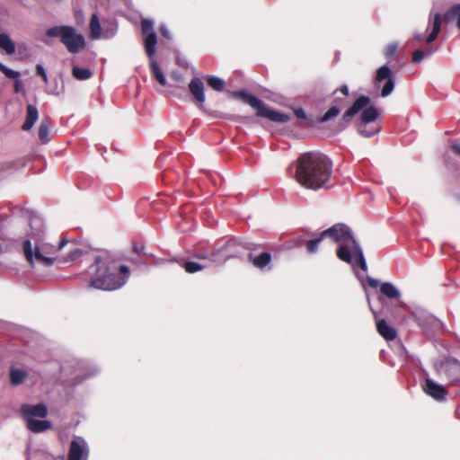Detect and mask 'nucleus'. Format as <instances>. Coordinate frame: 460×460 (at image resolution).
<instances>
[{
    "label": "nucleus",
    "instance_id": "1",
    "mask_svg": "<svg viewBox=\"0 0 460 460\" xmlns=\"http://www.w3.org/2000/svg\"><path fill=\"white\" fill-rule=\"evenodd\" d=\"M87 272L90 275L87 288L104 291L120 288L130 275L129 268L120 264L119 259L109 252L96 256Z\"/></svg>",
    "mask_w": 460,
    "mask_h": 460
},
{
    "label": "nucleus",
    "instance_id": "2",
    "mask_svg": "<svg viewBox=\"0 0 460 460\" xmlns=\"http://www.w3.org/2000/svg\"><path fill=\"white\" fill-rule=\"evenodd\" d=\"M332 161L321 152H306L296 160V180L305 189L319 190L329 188Z\"/></svg>",
    "mask_w": 460,
    "mask_h": 460
},
{
    "label": "nucleus",
    "instance_id": "3",
    "mask_svg": "<svg viewBox=\"0 0 460 460\" xmlns=\"http://www.w3.org/2000/svg\"><path fill=\"white\" fill-rule=\"evenodd\" d=\"M46 35L51 38H59L60 42L72 54L79 53L86 46L84 37L72 26L51 27L46 31Z\"/></svg>",
    "mask_w": 460,
    "mask_h": 460
},
{
    "label": "nucleus",
    "instance_id": "4",
    "mask_svg": "<svg viewBox=\"0 0 460 460\" xmlns=\"http://www.w3.org/2000/svg\"><path fill=\"white\" fill-rule=\"evenodd\" d=\"M261 247L260 244L254 243H237L234 241H228L226 244V249L229 250V253L226 255V260L231 258L239 257L242 253L241 250H248V260L252 264L260 270L264 269L268 266L271 261V254L268 252H262L258 255H255L253 252Z\"/></svg>",
    "mask_w": 460,
    "mask_h": 460
},
{
    "label": "nucleus",
    "instance_id": "5",
    "mask_svg": "<svg viewBox=\"0 0 460 460\" xmlns=\"http://www.w3.org/2000/svg\"><path fill=\"white\" fill-rule=\"evenodd\" d=\"M233 95L241 98L244 102L248 103L253 109H256L258 117L267 118L274 122L286 123L289 121L290 117L285 113L279 112L268 108L262 101L245 91L234 92Z\"/></svg>",
    "mask_w": 460,
    "mask_h": 460
},
{
    "label": "nucleus",
    "instance_id": "6",
    "mask_svg": "<svg viewBox=\"0 0 460 460\" xmlns=\"http://www.w3.org/2000/svg\"><path fill=\"white\" fill-rule=\"evenodd\" d=\"M332 95L334 96L333 104L323 115L317 118V122L325 123L332 120L340 114L341 109L349 104V87L347 84H342L341 88L334 90Z\"/></svg>",
    "mask_w": 460,
    "mask_h": 460
},
{
    "label": "nucleus",
    "instance_id": "7",
    "mask_svg": "<svg viewBox=\"0 0 460 460\" xmlns=\"http://www.w3.org/2000/svg\"><path fill=\"white\" fill-rule=\"evenodd\" d=\"M22 250L26 261L31 266L34 264V260L46 267L52 266L55 262V258L49 256V252L45 251L44 247L36 244L32 248L31 240L27 239L22 242Z\"/></svg>",
    "mask_w": 460,
    "mask_h": 460
},
{
    "label": "nucleus",
    "instance_id": "8",
    "mask_svg": "<svg viewBox=\"0 0 460 460\" xmlns=\"http://www.w3.org/2000/svg\"><path fill=\"white\" fill-rule=\"evenodd\" d=\"M336 254L341 261L346 263H351L352 257L354 256L358 266L363 271H367V266L363 251L357 241H352V245L350 246L348 244H341L337 248Z\"/></svg>",
    "mask_w": 460,
    "mask_h": 460
},
{
    "label": "nucleus",
    "instance_id": "9",
    "mask_svg": "<svg viewBox=\"0 0 460 460\" xmlns=\"http://www.w3.org/2000/svg\"><path fill=\"white\" fill-rule=\"evenodd\" d=\"M322 235L331 238L335 243L352 245V241H356L351 234V230L345 224H335L332 227L322 232Z\"/></svg>",
    "mask_w": 460,
    "mask_h": 460
},
{
    "label": "nucleus",
    "instance_id": "10",
    "mask_svg": "<svg viewBox=\"0 0 460 460\" xmlns=\"http://www.w3.org/2000/svg\"><path fill=\"white\" fill-rule=\"evenodd\" d=\"M141 31L144 36V47L147 57L151 59H155L157 44V36L154 31L153 22L147 19H144L141 22Z\"/></svg>",
    "mask_w": 460,
    "mask_h": 460
},
{
    "label": "nucleus",
    "instance_id": "11",
    "mask_svg": "<svg viewBox=\"0 0 460 460\" xmlns=\"http://www.w3.org/2000/svg\"><path fill=\"white\" fill-rule=\"evenodd\" d=\"M370 102V98L365 95L359 96L355 100L353 104L345 111L341 119H340L339 126L341 128H347L351 122L353 117L363 108L367 107Z\"/></svg>",
    "mask_w": 460,
    "mask_h": 460
},
{
    "label": "nucleus",
    "instance_id": "12",
    "mask_svg": "<svg viewBox=\"0 0 460 460\" xmlns=\"http://www.w3.org/2000/svg\"><path fill=\"white\" fill-rule=\"evenodd\" d=\"M383 81L386 82L382 87L381 95L383 97H386L393 92L394 88V80L393 78L392 71L386 65L379 67L376 75L375 83L377 86H379Z\"/></svg>",
    "mask_w": 460,
    "mask_h": 460
},
{
    "label": "nucleus",
    "instance_id": "13",
    "mask_svg": "<svg viewBox=\"0 0 460 460\" xmlns=\"http://www.w3.org/2000/svg\"><path fill=\"white\" fill-rule=\"evenodd\" d=\"M88 447L85 440L76 437L69 445L67 460H87Z\"/></svg>",
    "mask_w": 460,
    "mask_h": 460
},
{
    "label": "nucleus",
    "instance_id": "14",
    "mask_svg": "<svg viewBox=\"0 0 460 460\" xmlns=\"http://www.w3.org/2000/svg\"><path fill=\"white\" fill-rule=\"evenodd\" d=\"M205 87L202 80L199 77H193L189 84V91L193 96L199 110L203 112H207L204 108V102L206 101Z\"/></svg>",
    "mask_w": 460,
    "mask_h": 460
},
{
    "label": "nucleus",
    "instance_id": "15",
    "mask_svg": "<svg viewBox=\"0 0 460 460\" xmlns=\"http://www.w3.org/2000/svg\"><path fill=\"white\" fill-rule=\"evenodd\" d=\"M21 413L23 419L28 421L30 420H35V418L46 417L48 414V409L43 403L36 405L22 404L21 406Z\"/></svg>",
    "mask_w": 460,
    "mask_h": 460
},
{
    "label": "nucleus",
    "instance_id": "16",
    "mask_svg": "<svg viewBox=\"0 0 460 460\" xmlns=\"http://www.w3.org/2000/svg\"><path fill=\"white\" fill-rule=\"evenodd\" d=\"M423 390L428 395L437 401H444L447 395V391L443 385L437 384L429 378L425 380Z\"/></svg>",
    "mask_w": 460,
    "mask_h": 460
},
{
    "label": "nucleus",
    "instance_id": "17",
    "mask_svg": "<svg viewBox=\"0 0 460 460\" xmlns=\"http://www.w3.org/2000/svg\"><path fill=\"white\" fill-rule=\"evenodd\" d=\"M376 331L385 341H394L397 337L396 330L388 325L385 319H376Z\"/></svg>",
    "mask_w": 460,
    "mask_h": 460
},
{
    "label": "nucleus",
    "instance_id": "18",
    "mask_svg": "<svg viewBox=\"0 0 460 460\" xmlns=\"http://www.w3.org/2000/svg\"><path fill=\"white\" fill-rule=\"evenodd\" d=\"M39 118V112L37 108L32 104H28L26 107V118L22 129L24 131L30 130Z\"/></svg>",
    "mask_w": 460,
    "mask_h": 460
},
{
    "label": "nucleus",
    "instance_id": "19",
    "mask_svg": "<svg viewBox=\"0 0 460 460\" xmlns=\"http://www.w3.org/2000/svg\"><path fill=\"white\" fill-rule=\"evenodd\" d=\"M447 23L456 22V26L460 29V4L452 5L443 15Z\"/></svg>",
    "mask_w": 460,
    "mask_h": 460
},
{
    "label": "nucleus",
    "instance_id": "20",
    "mask_svg": "<svg viewBox=\"0 0 460 460\" xmlns=\"http://www.w3.org/2000/svg\"><path fill=\"white\" fill-rule=\"evenodd\" d=\"M28 376V373L21 368L10 367L9 378L10 383L13 386L22 385Z\"/></svg>",
    "mask_w": 460,
    "mask_h": 460
},
{
    "label": "nucleus",
    "instance_id": "21",
    "mask_svg": "<svg viewBox=\"0 0 460 460\" xmlns=\"http://www.w3.org/2000/svg\"><path fill=\"white\" fill-rule=\"evenodd\" d=\"M51 121L46 118L40 121L39 128V139L42 144H46L50 140Z\"/></svg>",
    "mask_w": 460,
    "mask_h": 460
},
{
    "label": "nucleus",
    "instance_id": "22",
    "mask_svg": "<svg viewBox=\"0 0 460 460\" xmlns=\"http://www.w3.org/2000/svg\"><path fill=\"white\" fill-rule=\"evenodd\" d=\"M177 262L181 267H182L185 270L187 273L190 274L196 273L207 268V265L192 261L179 260L177 261Z\"/></svg>",
    "mask_w": 460,
    "mask_h": 460
},
{
    "label": "nucleus",
    "instance_id": "23",
    "mask_svg": "<svg viewBox=\"0 0 460 460\" xmlns=\"http://www.w3.org/2000/svg\"><path fill=\"white\" fill-rule=\"evenodd\" d=\"M442 21H444L443 16H441V14H439V13H436L434 16V19H433V22H432V31L426 39L427 43H431L437 39V37L441 30Z\"/></svg>",
    "mask_w": 460,
    "mask_h": 460
},
{
    "label": "nucleus",
    "instance_id": "24",
    "mask_svg": "<svg viewBox=\"0 0 460 460\" xmlns=\"http://www.w3.org/2000/svg\"><path fill=\"white\" fill-rule=\"evenodd\" d=\"M27 428L30 431H46L51 429V423L49 420H30Z\"/></svg>",
    "mask_w": 460,
    "mask_h": 460
},
{
    "label": "nucleus",
    "instance_id": "25",
    "mask_svg": "<svg viewBox=\"0 0 460 460\" xmlns=\"http://www.w3.org/2000/svg\"><path fill=\"white\" fill-rule=\"evenodd\" d=\"M90 35L92 39H99L102 34V27L99 17L96 13H93L90 20Z\"/></svg>",
    "mask_w": 460,
    "mask_h": 460
},
{
    "label": "nucleus",
    "instance_id": "26",
    "mask_svg": "<svg viewBox=\"0 0 460 460\" xmlns=\"http://www.w3.org/2000/svg\"><path fill=\"white\" fill-rule=\"evenodd\" d=\"M0 49H4L6 54H13L15 52V44L8 34H0Z\"/></svg>",
    "mask_w": 460,
    "mask_h": 460
},
{
    "label": "nucleus",
    "instance_id": "27",
    "mask_svg": "<svg viewBox=\"0 0 460 460\" xmlns=\"http://www.w3.org/2000/svg\"><path fill=\"white\" fill-rule=\"evenodd\" d=\"M377 116H378V112H377V110L376 107H374V106L367 107L361 112V115H360L361 123L368 124L370 122H373L374 120H376Z\"/></svg>",
    "mask_w": 460,
    "mask_h": 460
},
{
    "label": "nucleus",
    "instance_id": "28",
    "mask_svg": "<svg viewBox=\"0 0 460 460\" xmlns=\"http://www.w3.org/2000/svg\"><path fill=\"white\" fill-rule=\"evenodd\" d=\"M150 69L153 76L156 79V81L162 85H166V79L162 72L161 68L159 67L157 62L155 59L150 60Z\"/></svg>",
    "mask_w": 460,
    "mask_h": 460
},
{
    "label": "nucleus",
    "instance_id": "29",
    "mask_svg": "<svg viewBox=\"0 0 460 460\" xmlns=\"http://www.w3.org/2000/svg\"><path fill=\"white\" fill-rule=\"evenodd\" d=\"M380 291L388 298H398L400 296L398 289L389 282L383 283L380 286Z\"/></svg>",
    "mask_w": 460,
    "mask_h": 460
},
{
    "label": "nucleus",
    "instance_id": "30",
    "mask_svg": "<svg viewBox=\"0 0 460 460\" xmlns=\"http://www.w3.org/2000/svg\"><path fill=\"white\" fill-rule=\"evenodd\" d=\"M72 75L79 81L90 79L93 76V72L89 68H82L76 66L72 68Z\"/></svg>",
    "mask_w": 460,
    "mask_h": 460
},
{
    "label": "nucleus",
    "instance_id": "31",
    "mask_svg": "<svg viewBox=\"0 0 460 460\" xmlns=\"http://www.w3.org/2000/svg\"><path fill=\"white\" fill-rule=\"evenodd\" d=\"M207 84L209 87L217 92H222L225 88V82L214 75H208L205 77Z\"/></svg>",
    "mask_w": 460,
    "mask_h": 460
},
{
    "label": "nucleus",
    "instance_id": "32",
    "mask_svg": "<svg viewBox=\"0 0 460 460\" xmlns=\"http://www.w3.org/2000/svg\"><path fill=\"white\" fill-rule=\"evenodd\" d=\"M294 113L297 119H304L307 127H314L316 124H320L319 122H317V118L313 119L311 117H308L302 108L296 109L294 111Z\"/></svg>",
    "mask_w": 460,
    "mask_h": 460
},
{
    "label": "nucleus",
    "instance_id": "33",
    "mask_svg": "<svg viewBox=\"0 0 460 460\" xmlns=\"http://www.w3.org/2000/svg\"><path fill=\"white\" fill-rule=\"evenodd\" d=\"M325 238V236L322 235V233L320 235L316 238L308 240L305 243V249L308 253H314L318 250V246L320 243Z\"/></svg>",
    "mask_w": 460,
    "mask_h": 460
},
{
    "label": "nucleus",
    "instance_id": "34",
    "mask_svg": "<svg viewBox=\"0 0 460 460\" xmlns=\"http://www.w3.org/2000/svg\"><path fill=\"white\" fill-rule=\"evenodd\" d=\"M399 48L398 42H391L385 46L384 49V55L388 59L391 60L395 55L397 49Z\"/></svg>",
    "mask_w": 460,
    "mask_h": 460
},
{
    "label": "nucleus",
    "instance_id": "35",
    "mask_svg": "<svg viewBox=\"0 0 460 460\" xmlns=\"http://www.w3.org/2000/svg\"><path fill=\"white\" fill-rule=\"evenodd\" d=\"M358 130L361 136L365 137H371L379 131V128H376L373 129H368L367 124L361 123L360 125H358Z\"/></svg>",
    "mask_w": 460,
    "mask_h": 460
},
{
    "label": "nucleus",
    "instance_id": "36",
    "mask_svg": "<svg viewBox=\"0 0 460 460\" xmlns=\"http://www.w3.org/2000/svg\"><path fill=\"white\" fill-rule=\"evenodd\" d=\"M0 71L8 78L11 79H18L20 78V73L14 70L10 69L9 67L5 66L2 63H0Z\"/></svg>",
    "mask_w": 460,
    "mask_h": 460
},
{
    "label": "nucleus",
    "instance_id": "37",
    "mask_svg": "<svg viewBox=\"0 0 460 460\" xmlns=\"http://www.w3.org/2000/svg\"><path fill=\"white\" fill-rule=\"evenodd\" d=\"M214 257H215L214 253H208V252H194L192 254V258H194V259L208 260L210 261H215Z\"/></svg>",
    "mask_w": 460,
    "mask_h": 460
},
{
    "label": "nucleus",
    "instance_id": "38",
    "mask_svg": "<svg viewBox=\"0 0 460 460\" xmlns=\"http://www.w3.org/2000/svg\"><path fill=\"white\" fill-rule=\"evenodd\" d=\"M425 57V52L421 49H417L412 53V62L420 63Z\"/></svg>",
    "mask_w": 460,
    "mask_h": 460
},
{
    "label": "nucleus",
    "instance_id": "39",
    "mask_svg": "<svg viewBox=\"0 0 460 460\" xmlns=\"http://www.w3.org/2000/svg\"><path fill=\"white\" fill-rule=\"evenodd\" d=\"M15 164L13 162L0 163V173L14 169Z\"/></svg>",
    "mask_w": 460,
    "mask_h": 460
},
{
    "label": "nucleus",
    "instance_id": "40",
    "mask_svg": "<svg viewBox=\"0 0 460 460\" xmlns=\"http://www.w3.org/2000/svg\"><path fill=\"white\" fill-rule=\"evenodd\" d=\"M37 74L42 78L45 84L48 83V76L42 65L36 66Z\"/></svg>",
    "mask_w": 460,
    "mask_h": 460
},
{
    "label": "nucleus",
    "instance_id": "41",
    "mask_svg": "<svg viewBox=\"0 0 460 460\" xmlns=\"http://www.w3.org/2000/svg\"><path fill=\"white\" fill-rule=\"evenodd\" d=\"M132 250L136 254H142L145 250V245L143 243H134Z\"/></svg>",
    "mask_w": 460,
    "mask_h": 460
},
{
    "label": "nucleus",
    "instance_id": "42",
    "mask_svg": "<svg viewBox=\"0 0 460 460\" xmlns=\"http://www.w3.org/2000/svg\"><path fill=\"white\" fill-rule=\"evenodd\" d=\"M367 280V284L369 285V287H371L373 288H377L379 285V281L373 278L368 277Z\"/></svg>",
    "mask_w": 460,
    "mask_h": 460
},
{
    "label": "nucleus",
    "instance_id": "43",
    "mask_svg": "<svg viewBox=\"0 0 460 460\" xmlns=\"http://www.w3.org/2000/svg\"><path fill=\"white\" fill-rule=\"evenodd\" d=\"M160 33L163 37L170 39V32L165 26L163 25L160 27Z\"/></svg>",
    "mask_w": 460,
    "mask_h": 460
},
{
    "label": "nucleus",
    "instance_id": "44",
    "mask_svg": "<svg viewBox=\"0 0 460 460\" xmlns=\"http://www.w3.org/2000/svg\"><path fill=\"white\" fill-rule=\"evenodd\" d=\"M67 239L66 237L62 238L61 241L59 242L58 243V251H60L66 243H67Z\"/></svg>",
    "mask_w": 460,
    "mask_h": 460
},
{
    "label": "nucleus",
    "instance_id": "45",
    "mask_svg": "<svg viewBox=\"0 0 460 460\" xmlns=\"http://www.w3.org/2000/svg\"><path fill=\"white\" fill-rule=\"evenodd\" d=\"M21 85H22L21 80L19 78L15 79V82H14V92L15 93H18L20 91Z\"/></svg>",
    "mask_w": 460,
    "mask_h": 460
},
{
    "label": "nucleus",
    "instance_id": "46",
    "mask_svg": "<svg viewBox=\"0 0 460 460\" xmlns=\"http://www.w3.org/2000/svg\"><path fill=\"white\" fill-rule=\"evenodd\" d=\"M451 148L452 150L454 151L455 154L456 155H460V145L458 144H453L451 146Z\"/></svg>",
    "mask_w": 460,
    "mask_h": 460
},
{
    "label": "nucleus",
    "instance_id": "47",
    "mask_svg": "<svg viewBox=\"0 0 460 460\" xmlns=\"http://www.w3.org/2000/svg\"><path fill=\"white\" fill-rule=\"evenodd\" d=\"M414 38H415V40H417L418 41L422 40V36H421V35H419V34H418V35H415V36H414Z\"/></svg>",
    "mask_w": 460,
    "mask_h": 460
},
{
    "label": "nucleus",
    "instance_id": "48",
    "mask_svg": "<svg viewBox=\"0 0 460 460\" xmlns=\"http://www.w3.org/2000/svg\"><path fill=\"white\" fill-rule=\"evenodd\" d=\"M431 53H432V50H431V49H429V50L428 51V55H429V54H431Z\"/></svg>",
    "mask_w": 460,
    "mask_h": 460
},
{
    "label": "nucleus",
    "instance_id": "49",
    "mask_svg": "<svg viewBox=\"0 0 460 460\" xmlns=\"http://www.w3.org/2000/svg\"><path fill=\"white\" fill-rule=\"evenodd\" d=\"M29 460V459H28Z\"/></svg>",
    "mask_w": 460,
    "mask_h": 460
}]
</instances>
